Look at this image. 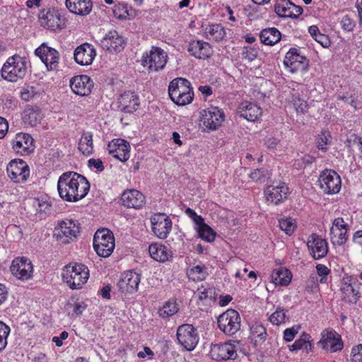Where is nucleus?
<instances>
[{"label":"nucleus","mask_w":362,"mask_h":362,"mask_svg":"<svg viewBox=\"0 0 362 362\" xmlns=\"http://www.w3.org/2000/svg\"><path fill=\"white\" fill-rule=\"evenodd\" d=\"M90 189L87 179L75 172H66L59 178L57 190L64 201L76 202L83 199Z\"/></svg>","instance_id":"f257e3e1"},{"label":"nucleus","mask_w":362,"mask_h":362,"mask_svg":"<svg viewBox=\"0 0 362 362\" xmlns=\"http://www.w3.org/2000/svg\"><path fill=\"white\" fill-rule=\"evenodd\" d=\"M170 99L177 105H185L192 103L194 93L189 81L183 78L173 79L168 87Z\"/></svg>","instance_id":"f03ea898"},{"label":"nucleus","mask_w":362,"mask_h":362,"mask_svg":"<svg viewBox=\"0 0 362 362\" xmlns=\"http://www.w3.org/2000/svg\"><path fill=\"white\" fill-rule=\"evenodd\" d=\"M89 277V270L83 264L75 263L64 267L62 278L71 289H78L86 283Z\"/></svg>","instance_id":"7ed1b4c3"},{"label":"nucleus","mask_w":362,"mask_h":362,"mask_svg":"<svg viewBox=\"0 0 362 362\" xmlns=\"http://www.w3.org/2000/svg\"><path fill=\"white\" fill-rule=\"evenodd\" d=\"M26 73V62L18 55L9 57L1 69L2 77L11 82L23 78Z\"/></svg>","instance_id":"20e7f679"},{"label":"nucleus","mask_w":362,"mask_h":362,"mask_svg":"<svg viewBox=\"0 0 362 362\" xmlns=\"http://www.w3.org/2000/svg\"><path fill=\"white\" fill-rule=\"evenodd\" d=\"M93 247L99 256L109 257L115 248L113 233L107 228L98 230L93 238Z\"/></svg>","instance_id":"39448f33"},{"label":"nucleus","mask_w":362,"mask_h":362,"mask_svg":"<svg viewBox=\"0 0 362 362\" xmlns=\"http://www.w3.org/2000/svg\"><path fill=\"white\" fill-rule=\"evenodd\" d=\"M218 327L225 334L232 336L240 328V317L238 311L228 309L218 317Z\"/></svg>","instance_id":"423d86ee"},{"label":"nucleus","mask_w":362,"mask_h":362,"mask_svg":"<svg viewBox=\"0 0 362 362\" xmlns=\"http://www.w3.org/2000/svg\"><path fill=\"white\" fill-rule=\"evenodd\" d=\"M38 18L40 25L50 30H62L66 26L65 19H62L59 11L54 8L42 10Z\"/></svg>","instance_id":"0eeeda50"},{"label":"nucleus","mask_w":362,"mask_h":362,"mask_svg":"<svg viewBox=\"0 0 362 362\" xmlns=\"http://www.w3.org/2000/svg\"><path fill=\"white\" fill-rule=\"evenodd\" d=\"M177 339L179 344L187 351L193 350L199 341L197 329L189 324H184L178 327Z\"/></svg>","instance_id":"6e6552de"},{"label":"nucleus","mask_w":362,"mask_h":362,"mask_svg":"<svg viewBox=\"0 0 362 362\" xmlns=\"http://www.w3.org/2000/svg\"><path fill=\"white\" fill-rule=\"evenodd\" d=\"M167 62V54L160 47H152L149 53L143 57L142 64L147 66L149 71H157L163 69Z\"/></svg>","instance_id":"1a4fd4ad"},{"label":"nucleus","mask_w":362,"mask_h":362,"mask_svg":"<svg viewBox=\"0 0 362 362\" xmlns=\"http://www.w3.org/2000/svg\"><path fill=\"white\" fill-rule=\"evenodd\" d=\"M79 233V227L70 219H66L59 222L57 227L54 229V235L57 240L64 244L70 243L77 237Z\"/></svg>","instance_id":"9d476101"},{"label":"nucleus","mask_w":362,"mask_h":362,"mask_svg":"<svg viewBox=\"0 0 362 362\" xmlns=\"http://www.w3.org/2000/svg\"><path fill=\"white\" fill-rule=\"evenodd\" d=\"M361 284L352 276H345L342 279L341 291L343 294V299L349 303H356L360 298Z\"/></svg>","instance_id":"9b49d317"},{"label":"nucleus","mask_w":362,"mask_h":362,"mask_svg":"<svg viewBox=\"0 0 362 362\" xmlns=\"http://www.w3.org/2000/svg\"><path fill=\"white\" fill-rule=\"evenodd\" d=\"M6 171L8 177L18 183L25 182L30 175L28 165L21 159L11 160L6 168Z\"/></svg>","instance_id":"f8f14e48"},{"label":"nucleus","mask_w":362,"mask_h":362,"mask_svg":"<svg viewBox=\"0 0 362 362\" xmlns=\"http://www.w3.org/2000/svg\"><path fill=\"white\" fill-rule=\"evenodd\" d=\"M284 64L294 73L298 71H305L309 66V61L305 57L300 55L297 49L291 48L286 54Z\"/></svg>","instance_id":"ddd939ff"},{"label":"nucleus","mask_w":362,"mask_h":362,"mask_svg":"<svg viewBox=\"0 0 362 362\" xmlns=\"http://www.w3.org/2000/svg\"><path fill=\"white\" fill-rule=\"evenodd\" d=\"M319 183L323 192L328 194L337 193L341 187L340 177L332 170L323 172L319 177Z\"/></svg>","instance_id":"4468645a"},{"label":"nucleus","mask_w":362,"mask_h":362,"mask_svg":"<svg viewBox=\"0 0 362 362\" xmlns=\"http://www.w3.org/2000/svg\"><path fill=\"white\" fill-rule=\"evenodd\" d=\"M152 230L160 239L167 238L172 228V221L165 214H156L151 218Z\"/></svg>","instance_id":"2eb2a0df"},{"label":"nucleus","mask_w":362,"mask_h":362,"mask_svg":"<svg viewBox=\"0 0 362 362\" xmlns=\"http://www.w3.org/2000/svg\"><path fill=\"white\" fill-rule=\"evenodd\" d=\"M35 53L46 65L47 70H54L58 66L59 52L55 49L48 47L45 43H42L37 47Z\"/></svg>","instance_id":"dca6fc26"},{"label":"nucleus","mask_w":362,"mask_h":362,"mask_svg":"<svg viewBox=\"0 0 362 362\" xmlns=\"http://www.w3.org/2000/svg\"><path fill=\"white\" fill-rule=\"evenodd\" d=\"M323 349L334 353L343 349L344 344L341 336L334 330L325 329L322 332V338L318 342Z\"/></svg>","instance_id":"f3484780"},{"label":"nucleus","mask_w":362,"mask_h":362,"mask_svg":"<svg viewBox=\"0 0 362 362\" xmlns=\"http://www.w3.org/2000/svg\"><path fill=\"white\" fill-rule=\"evenodd\" d=\"M10 269L12 274L19 279H28L32 276L33 264L28 258L17 257L14 259Z\"/></svg>","instance_id":"a211bd4d"},{"label":"nucleus","mask_w":362,"mask_h":362,"mask_svg":"<svg viewBox=\"0 0 362 362\" xmlns=\"http://www.w3.org/2000/svg\"><path fill=\"white\" fill-rule=\"evenodd\" d=\"M109 153L122 162L127 161L129 158V143L122 139H115L107 144Z\"/></svg>","instance_id":"6ab92c4d"},{"label":"nucleus","mask_w":362,"mask_h":362,"mask_svg":"<svg viewBox=\"0 0 362 362\" xmlns=\"http://www.w3.org/2000/svg\"><path fill=\"white\" fill-rule=\"evenodd\" d=\"M210 355L211 358L216 361L235 359L237 356L235 346L230 343L212 345Z\"/></svg>","instance_id":"aec40b11"},{"label":"nucleus","mask_w":362,"mask_h":362,"mask_svg":"<svg viewBox=\"0 0 362 362\" xmlns=\"http://www.w3.org/2000/svg\"><path fill=\"white\" fill-rule=\"evenodd\" d=\"M117 105L121 112L133 113L140 105L139 98L134 92L126 91L118 98Z\"/></svg>","instance_id":"412c9836"},{"label":"nucleus","mask_w":362,"mask_h":362,"mask_svg":"<svg viewBox=\"0 0 362 362\" xmlns=\"http://www.w3.org/2000/svg\"><path fill=\"white\" fill-rule=\"evenodd\" d=\"M95 55L96 51L94 47L87 42L78 46L74 53L75 62L81 66L92 64Z\"/></svg>","instance_id":"4be33fe9"},{"label":"nucleus","mask_w":362,"mask_h":362,"mask_svg":"<svg viewBox=\"0 0 362 362\" xmlns=\"http://www.w3.org/2000/svg\"><path fill=\"white\" fill-rule=\"evenodd\" d=\"M310 254L315 259L324 257L328 252L327 243L316 234H312L307 243Z\"/></svg>","instance_id":"5701e85b"},{"label":"nucleus","mask_w":362,"mask_h":362,"mask_svg":"<svg viewBox=\"0 0 362 362\" xmlns=\"http://www.w3.org/2000/svg\"><path fill=\"white\" fill-rule=\"evenodd\" d=\"M204 125L209 129H216L224 119L223 112L216 107H211L202 112Z\"/></svg>","instance_id":"b1692460"},{"label":"nucleus","mask_w":362,"mask_h":362,"mask_svg":"<svg viewBox=\"0 0 362 362\" xmlns=\"http://www.w3.org/2000/svg\"><path fill=\"white\" fill-rule=\"evenodd\" d=\"M70 87L75 94L85 96L90 93L93 83L89 76L80 75L71 79Z\"/></svg>","instance_id":"393cba45"},{"label":"nucleus","mask_w":362,"mask_h":362,"mask_svg":"<svg viewBox=\"0 0 362 362\" xmlns=\"http://www.w3.org/2000/svg\"><path fill=\"white\" fill-rule=\"evenodd\" d=\"M187 52L190 55L199 59H209L214 52L211 46L202 40H192L189 43Z\"/></svg>","instance_id":"a878e982"},{"label":"nucleus","mask_w":362,"mask_h":362,"mask_svg":"<svg viewBox=\"0 0 362 362\" xmlns=\"http://www.w3.org/2000/svg\"><path fill=\"white\" fill-rule=\"evenodd\" d=\"M303 8L289 0H280L275 4V12L279 17L296 18L303 13Z\"/></svg>","instance_id":"bb28decb"},{"label":"nucleus","mask_w":362,"mask_h":362,"mask_svg":"<svg viewBox=\"0 0 362 362\" xmlns=\"http://www.w3.org/2000/svg\"><path fill=\"white\" fill-rule=\"evenodd\" d=\"M122 204L127 208L141 209L146 203L144 195L136 189H127L121 197Z\"/></svg>","instance_id":"cd10ccee"},{"label":"nucleus","mask_w":362,"mask_h":362,"mask_svg":"<svg viewBox=\"0 0 362 362\" xmlns=\"http://www.w3.org/2000/svg\"><path fill=\"white\" fill-rule=\"evenodd\" d=\"M140 281L141 278L139 274L128 272L123 274L117 286L121 292L132 293L137 291Z\"/></svg>","instance_id":"c85d7f7f"},{"label":"nucleus","mask_w":362,"mask_h":362,"mask_svg":"<svg viewBox=\"0 0 362 362\" xmlns=\"http://www.w3.org/2000/svg\"><path fill=\"white\" fill-rule=\"evenodd\" d=\"M101 46L111 52H119L124 48V40L116 30H111L101 40Z\"/></svg>","instance_id":"c756f323"},{"label":"nucleus","mask_w":362,"mask_h":362,"mask_svg":"<svg viewBox=\"0 0 362 362\" xmlns=\"http://www.w3.org/2000/svg\"><path fill=\"white\" fill-rule=\"evenodd\" d=\"M288 192V188L285 183H279L277 185H269L264 190V195L267 202L278 204L286 198Z\"/></svg>","instance_id":"7c9ffc66"},{"label":"nucleus","mask_w":362,"mask_h":362,"mask_svg":"<svg viewBox=\"0 0 362 362\" xmlns=\"http://www.w3.org/2000/svg\"><path fill=\"white\" fill-rule=\"evenodd\" d=\"M238 112L240 117L250 122H255L262 115V110L259 106L247 101L240 104Z\"/></svg>","instance_id":"2f4dec72"},{"label":"nucleus","mask_w":362,"mask_h":362,"mask_svg":"<svg viewBox=\"0 0 362 362\" xmlns=\"http://www.w3.org/2000/svg\"><path fill=\"white\" fill-rule=\"evenodd\" d=\"M67 8L73 13L86 16L93 8L91 0H66Z\"/></svg>","instance_id":"473e14b6"},{"label":"nucleus","mask_w":362,"mask_h":362,"mask_svg":"<svg viewBox=\"0 0 362 362\" xmlns=\"http://www.w3.org/2000/svg\"><path fill=\"white\" fill-rule=\"evenodd\" d=\"M148 252L151 257L160 262H164L171 257L170 252L166 246L160 244H151L148 247Z\"/></svg>","instance_id":"72a5a7b5"},{"label":"nucleus","mask_w":362,"mask_h":362,"mask_svg":"<svg viewBox=\"0 0 362 362\" xmlns=\"http://www.w3.org/2000/svg\"><path fill=\"white\" fill-rule=\"evenodd\" d=\"M262 43L267 45H274L281 40V33L276 28H269L262 30L259 35Z\"/></svg>","instance_id":"f704fd0d"},{"label":"nucleus","mask_w":362,"mask_h":362,"mask_svg":"<svg viewBox=\"0 0 362 362\" xmlns=\"http://www.w3.org/2000/svg\"><path fill=\"white\" fill-rule=\"evenodd\" d=\"M272 281L276 285L287 286L291 281V272L287 269L281 268L272 274Z\"/></svg>","instance_id":"c9c22d12"},{"label":"nucleus","mask_w":362,"mask_h":362,"mask_svg":"<svg viewBox=\"0 0 362 362\" xmlns=\"http://www.w3.org/2000/svg\"><path fill=\"white\" fill-rule=\"evenodd\" d=\"M310 339L311 337L310 334L303 332L299 339H296L292 345L289 346V349L291 351L305 349L306 352L311 351L313 345Z\"/></svg>","instance_id":"e433bc0d"},{"label":"nucleus","mask_w":362,"mask_h":362,"mask_svg":"<svg viewBox=\"0 0 362 362\" xmlns=\"http://www.w3.org/2000/svg\"><path fill=\"white\" fill-rule=\"evenodd\" d=\"M347 230L330 228V240L334 245H342L347 241Z\"/></svg>","instance_id":"4c0bfd02"},{"label":"nucleus","mask_w":362,"mask_h":362,"mask_svg":"<svg viewBox=\"0 0 362 362\" xmlns=\"http://www.w3.org/2000/svg\"><path fill=\"white\" fill-rule=\"evenodd\" d=\"M78 149L83 154H90L93 151V135L90 132L83 134L79 141Z\"/></svg>","instance_id":"58836bf2"},{"label":"nucleus","mask_w":362,"mask_h":362,"mask_svg":"<svg viewBox=\"0 0 362 362\" xmlns=\"http://www.w3.org/2000/svg\"><path fill=\"white\" fill-rule=\"evenodd\" d=\"M178 310L179 308L175 301L168 300L159 308L158 313L163 318H168L177 313Z\"/></svg>","instance_id":"ea45409f"},{"label":"nucleus","mask_w":362,"mask_h":362,"mask_svg":"<svg viewBox=\"0 0 362 362\" xmlns=\"http://www.w3.org/2000/svg\"><path fill=\"white\" fill-rule=\"evenodd\" d=\"M251 339L257 343H261L265 341L267 337L266 329L261 325H253L250 328Z\"/></svg>","instance_id":"a19ab883"},{"label":"nucleus","mask_w":362,"mask_h":362,"mask_svg":"<svg viewBox=\"0 0 362 362\" xmlns=\"http://www.w3.org/2000/svg\"><path fill=\"white\" fill-rule=\"evenodd\" d=\"M205 33L209 35L216 41H221L225 36L223 27L220 24L209 25L205 29Z\"/></svg>","instance_id":"79ce46f5"},{"label":"nucleus","mask_w":362,"mask_h":362,"mask_svg":"<svg viewBox=\"0 0 362 362\" xmlns=\"http://www.w3.org/2000/svg\"><path fill=\"white\" fill-rule=\"evenodd\" d=\"M42 119L41 113L38 110L34 109H27L24 111L23 119L25 123L30 124L32 127L36 126L40 123Z\"/></svg>","instance_id":"37998d69"},{"label":"nucleus","mask_w":362,"mask_h":362,"mask_svg":"<svg viewBox=\"0 0 362 362\" xmlns=\"http://www.w3.org/2000/svg\"><path fill=\"white\" fill-rule=\"evenodd\" d=\"M114 16L119 20H127L132 16L129 13V6L126 4H119L113 9Z\"/></svg>","instance_id":"c03bdc74"},{"label":"nucleus","mask_w":362,"mask_h":362,"mask_svg":"<svg viewBox=\"0 0 362 362\" xmlns=\"http://www.w3.org/2000/svg\"><path fill=\"white\" fill-rule=\"evenodd\" d=\"M199 236L207 242H212L215 239L216 233L208 225H202L201 228H197Z\"/></svg>","instance_id":"a18cd8bd"},{"label":"nucleus","mask_w":362,"mask_h":362,"mask_svg":"<svg viewBox=\"0 0 362 362\" xmlns=\"http://www.w3.org/2000/svg\"><path fill=\"white\" fill-rule=\"evenodd\" d=\"M286 319V315L284 309L278 308L276 311L269 317V321L276 325L284 323Z\"/></svg>","instance_id":"49530a36"},{"label":"nucleus","mask_w":362,"mask_h":362,"mask_svg":"<svg viewBox=\"0 0 362 362\" xmlns=\"http://www.w3.org/2000/svg\"><path fill=\"white\" fill-rule=\"evenodd\" d=\"M10 333V327L3 322L0 321V352L7 345V337Z\"/></svg>","instance_id":"de8ad7c7"},{"label":"nucleus","mask_w":362,"mask_h":362,"mask_svg":"<svg viewBox=\"0 0 362 362\" xmlns=\"http://www.w3.org/2000/svg\"><path fill=\"white\" fill-rule=\"evenodd\" d=\"M279 226L281 230H284L287 235H291L296 227L295 221L291 218L281 219L279 221Z\"/></svg>","instance_id":"09e8293b"},{"label":"nucleus","mask_w":362,"mask_h":362,"mask_svg":"<svg viewBox=\"0 0 362 362\" xmlns=\"http://www.w3.org/2000/svg\"><path fill=\"white\" fill-rule=\"evenodd\" d=\"M267 176L268 171L267 170L264 168L255 169L250 175V178L253 181L260 182H264L265 180L267 178Z\"/></svg>","instance_id":"8fccbe9b"},{"label":"nucleus","mask_w":362,"mask_h":362,"mask_svg":"<svg viewBox=\"0 0 362 362\" xmlns=\"http://www.w3.org/2000/svg\"><path fill=\"white\" fill-rule=\"evenodd\" d=\"M258 54V50L254 47H246L242 52V58L248 62L253 61Z\"/></svg>","instance_id":"3c124183"},{"label":"nucleus","mask_w":362,"mask_h":362,"mask_svg":"<svg viewBox=\"0 0 362 362\" xmlns=\"http://www.w3.org/2000/svg\"><path fill=\"white\" fill-rule=\"evenodd\" d=\"M292 103L298 113H304L306 112L308 109V105L304 100L298 97H293Z\"/></svg>","instance_id":"603ef678"},{"label":"nucleus","mask_w":362,"mask_h":362,"mask_svg":"<svg viewBox=\"0 0 362 362\" xmlns=\"http://www.w3.org/2000/svg\"><path fill=\"white\" fill-rule=\"evenodd\" d=\"M340 24L341 28L347 32L352 31L356 26L355 22L352 19H351L349 17V16H343V18L341 20Z\"/></svg>","instance_id":"864d4df0"},{"label":"nucleus","mask_w":362,"mask_h":362,"mask_svg":"<svg viewBox=\"0 0 362 362\" xmlns=\"http://www.w3.org/2000/svg\"><path fill=\"white\" fill-rule=\"evenodd\" d=\"M199 299L201 300L214 298V292L212 288L202 286L197 289Z\"/></svg>","instance_id":"5fc2aeb1"},{"label":"nucleus","mask_w":362,"mask_h":362,"mask_svg":"<svg viewBox=\"0 0 362 362\" xmlns=\"http://www.w3.org/2000/svg\"><path fill=\"white\" fill-rule=\"evenodd\" d=\"M351 362H362V344H359L352 348Z\"/></svg>","instance_id":"6e6d98bb"},{"label":"nucleus","mask_w":362,"mask_h":362,"mask_svg":"<svg viewBox=\"0 0 362 362\" xmlns=\"http://www.w3.org/2000/svg\"><path fill=\"white\" fill-rule=\"evenodd\" d=\"M300 327H293L291 328L286 329L284 332V339L286 341H291L293 339L296 334L298 332V329Z\"/></svg>","instance_id":"4d7b16f0"},{"label":"nucleus","mask_w":362,"mask_h":362,"mask_svg":"<svg viewBox=\"0 0 362 362\" xmlns=\"http://www.w3.org/2000/svg\"><path fill=\"white\" fill-rule=\"evenodd\" d=\"M347 142L349 144V146L356 145L358 148L362 151V139L356 134H352L349 139H347Z\"/></svg>","instance_id":"13d9d810"},{"label":"nucleus","mask_w":362,"mask_h":362,"mask_svg":"<svg viewBox=\"0 0 362 362\" xmlns=\"http://www.w3.org/2000/svg\"><path fill=\"white\" fill-rule=\"evenodd\" d=\"M347 227L348 225L344 222L342 218H337L334 220L331 228L347 230Z\"/></svg>","instance_id":"bf43d9fd"},{"label":"nucleus","mask_w":362,"mask_h":362,"mask_svg":"<svg viewBox=\"0 0 362 362\" xmlns=\"http://www.w3.org/2000/svg\"><path fill=\"white\" fill-rule=\"evenodd\" d=\"M315 41L320 43L323 47H328L330 45L329 40L328 37L324 34L320 33L317 35L314 38Z\"/></svg>","instance_id":"052dcab7"},{"label":"nucleus","mask_w":362,"mask_h":362,"mask_svg":"<svg viewBox=\"0 0 362 362\" xmlns=\"http://www.w3.org/2000/svg\"><path fill=\"white\" fill-rule=\"evenodd\" d=\"M88 166L94 167L98 171L102 172L104 170L103 161L100 159L90 158L88 160Z\"/></svg>","instance_id":"680f3d73"},{"label":"nucleus","mask_w":362,"mask_h":362,"mask_svg":"<svg viewBox=\"0 0 362 362\" xmlns=\"http://www.w3.org/2000/svg\"><path fill=\"white\" fill-rule=\"evenodd\" d=\"M8 129V124L6 119L0 117V139L4 137Z\"/></svg>","instance_id":"e2e57ef3"},{"label":"nucleus","mask_w":362,"mask_h":362,"mask_svg":"<svg viewBox=\"0 0 362 362\" xmlns=\"http://www.w3.org/2000/svg\"><path fill=\"white\" fill-rule=\"evenodd\" d=\"M328 143V137L325 134V133L322 132V134L320 135V139L317 141V148L319 149H321L324 151L327 150V148L325 146Z\"/></svg>","instance_id":"0e129e2a"},{"label":"nucleus","mask_w":362,"mask_h":362,"mask_svg":"<svg viewBox=\"0 0 362 362\" xmlns=\"http://www.w3.org/2000/svg\"><path fill=\"white\" fill-rule=\"evenodd\" d=\"M353 240L362 252V230H358L354 233Z\"/></svg>","instance_id":"69168bd1"},{"label":"nucleus","mask_w":362,"mask_h":362,"mask_svg":"<svg viewBox=\"0 0 362 362\" xmlns=\"http://www.w3.org/2000/svg\"><path fill=\"white\" fill-rule=\"evenodd\" d=\"M316 269L320 276H327L330 272V270L324 264H317Z\"/></svg>","instance_id":"338daca9"},{"label":"nucleus","mask_w":362,"mask_h":362,"mask_svg":"<svg viewBox=\"0 0 362 362\" xmlns=\"http://www.w3.org/2000/svg\"><path fill=\"white\" fill-rule=\"evenodd\" d=\"M279 142V139L276 138H269L265 141V145L268 148L274 149L277 147Z\"/></svg>","instance_id":"774afa93"}]
</instances>
